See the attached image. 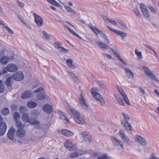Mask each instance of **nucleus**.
<instances>
[{
    "instance_id": "1",
    "label": "nucleus",
    "mask_w": 159,
    "mask_h": 159,
    "mask_svg": "<svg viewBox=\"0 0 159 159\" xmlns=\"http://www.w3.org/2000/svg\"><path fill=\"white\" fill-rule=\"evenodd\" d=\"M70 110L74 120L77 123L81 125H84L85 123L84 118L79 111L72 108H70Z\"/></svg>"
},
{
    "instance_id": "2",
    "label": "nucleus",
    "mask_w": 159,
    "mask_h": 159,
    "mask_svg": "<svg viewBox=\"0 0 159 159\" xmlns=\"http://www.w3.org/2000/svg\"><path fill=\"white\" fill-rule=\"evenodd\" d=\"M89 26L91 29V30L96 35H98L99 34H100L101 37L103 38V39L107 43H109L110 41L107 37V36L101 31L98 29L95 26H94L92 24H89Z\"/></svg>"
},
{
    "instance_id": "3",
    "label": "nucleus",
    "mask_w": 159,
    "mask_h": 159,
    "mask_svg": "<svg viewBox=\"0 0 159 159\" xmlns=\"http://www.w3.org/2000/svg\"><path fill=\"white\" fill-rule=\"evenodd\" d=\"M22 120L25 122H29L30 124L35 125L39 123V122L34 119H30L29 114L26 113H24L22 116Z\"/></svg>"
},
{
    "instance_id": "4",
    "label": "nucleus",
    "mask_w": 159,
    "mask_h": 159,
    "mask_svg": "<svg viewBox=\"0 0 159 159\" xmlns=\"http://www.w3.org/2000/svg\"><path fill=\"white\" fill-rule=\"evenodd\" d=\"M111 140L112 142L114 144L115 147L122 151L124 150V147L123 143L117 139L115 137L113 136L111 137Z\"/></svg>"
},
{
    "instance_id": "5",
    "label": "nucleus",
    "mask_w": 159,
    "mask_h": 159,
    "mask_svg": "<svg viewBox=\"0 0 159 159\" xmlns=\"http://www.w3.org/2000/svg\"><path fill=\"white\" fill-rule=\"evenodd\" d=\"M142 68L144 70L145 74L148 77L150 78L156 82H159V80L156 76L152 73V72L148 67L144 66Z\"/></svg>"
},
{
    "instance_id": "6",
    "label": "nucleus",
    "mask_w": 159,
    "mask_h": 159,
    "mask_svg": "<svg viewBox=\"0 0 159 159\" xmlns=\"http://www.w3.org/2000/svg\"><path fill=\"white\" fill-rule=\"evenodd\" d=\"M134 140L135 142L143 147H145L146 145V139L139 135H136L134 137Z\"/></svg>"
},
{
    "instance_id": "7",
    "label": "nucleus",
    "mask_w": 159,
    "mask_h": 159,
    "mask_svg": "<svg viewBox=\"0 0 159 159\" xmlns=\"http://www.w3.org/2000/svg\"><path fill=\"white\" fill-rule=\"evenodd\" d=\"M92 96L96 100L99 101L101 105H104L105 104V102L102 96L98 93L95 91L91 92Z\"/></svg>"
},
{
    "instance_id": "8",
    "label": "nucleus",
    "mask_w": 159,
    "mask_h": 159,
    "mask_svg": "<svg viewBox=\"0 0 159 159\" xmlns=\"http://www.w3.org/2000/svg\"><path fill=\"white\" fill-rule=\"evenodd\" d=\"M81 137L84 139L85 143L87 144H89L92 141L91 136L85 132H83L81 134Z\"/></svg>"
},
{
    "instance_id": "9",
    "label": "nucleus",
    "mask_w": 159,
    "mask_h": 159,
    "mask_svg": "<svg viewBox=\"0 0 159 159\" xmlns=\"http://www.w3.org/2000/svg\"><path fill=\"white\" fill-rule=\"evenodd\" d=\"M118 134L124 142L128 144H129L130 143V139L126 135L124 131L120 130Z\"/></svg>"
},
{
    "instance_id": "10",
    "label": "nucleus",
    "mask_w": 159,
    "mask_h": 159,
    "mask_svg": "<svg viewBox=\"0 0 159 159\" xmlns=\"http://www.w3.org/2000/svg\"><path fill=\"white\" fill-rule=\"evenodd\" d=\"M34 20L37 25L38 26H42L43 25V19L35 13H34Z\"/></svg>"
},
{
    "instance_id": "11",
    "label": "nucleus",
    "mask_w": 159,
    "mask_h": 159,
    "mask_svg": "<svg viewBox=\"0 0 159 159\" xmlns=\"http://www.w3.org/2000/svg\"><path fill=\"white\" fill-rule=\"evenodd\" d=\"M79 100L80 104L82 106L84 109L86 111H88L89 110L88 106L81 94H80L79 98Z\"/></svg>"
},
{
    "instance_id": "12",
    "label": "nucleus",
    "mask_w": 159,
    "mask_h": 159,
    "mask_svg": "<svg viewBox=\"0 0 159 159\" xmlns=\"http://www.w3.org/2000/svg\"><path fill=\"white\" fill-rule=\"evenodd\" d=\"M8 71L11 72H13L16 71L18 69V67L14 64H9L7 66Z\"/></svg>"
},
{
    "instance_id": "13",
    "label": "nucleus",
    "mask_w": 159,
    "mask_h": 159,
    "mask_svg": "<svg viewBox=\"0 0 159 159\" xmlns=\"http://www.w3.org/2000/svg\"><path fill=\"white\" fill-rule=\"evenodd\" d=\"M140 8L144 16L145 17L148 18L149 16V13L146 8V7L143 4H140Z\"/></svg>"
},
{
    "instance_id": "14",
    "label": "nucleus",
    "mask_w": 159,
    "mask_h": 159,
    "mask_svg": "<svg viewBox=\"0 0 159 159\" xmlns=\"http://www.w3.org/2000/svg\"><path fill=\"white\" fill-rule=\"evenodd\" d=\"M107 28L111 31H112L113 32H114L116 33V34H118L119 35H120L122 38L125 37L126 36L127 34H126L123 32L121 31L116 30L115 29H114L110 27L109 26H107Z\"/></svg>"
},
{
    "instance_id": "15",
    "label": "nucleus",
    "mask_w": 159,
    "mask_h": 159,
    "mask_svg": "<svg viewBox=\"0 0 159 159\" xmlns=\"http://www.w3.org/2000/svg\"><path fill=\"white\" fill-rule=\"evenodd\" d=\"M26 131L24 128H19L16 131V134L20 138H23L25 135Z\"/></svg>"
},
{
    "instance_id": "16",
    "label": "nucleus",
    "mask_w": 159,
    "mask_h": 159,
    "mask_svg": "<svg viewBox=\"0 0 159 159\" xmlns=\"http://www.w3.org/2000/svg\"><path fill=\"white\" fill-rule=\"evenodd\" d=\"M24 75L22 72L15 73L12 76V78L17 81L21 80L24 79Z\"/></svg>"
},
{
    "instance_id": "17",
    "label": "nucleus",
    "mask_w": 159,
    "mask_h": 159,
    "mask_svg": "<svg viewBox=\"0 0 159 159\" xmlns=\"http://www.w3.org/2000/svg\"><path fill=\"white\" fill-rule=\"evenodd\" d=\"M54 46L60 51H61L65 53H67L68 52V50L66 49L64 47H62L59 42H56L54 43Z\"/></svg>"
},
{
    "instance_id": "18",
    "label": "nucleus",
    "mask_w": 159,
    "mask_h": 159,
    "mask_svg": "<svg viewBox=\"0 0 159 159\" xmlns=\"http://www.w3.org/2000/svg\"><path fill=\"white\" fill-rule=\"evenodd\" d=\"M76 145L75 143H73L72 141L67 140L65 143V147L66 148H68L70 150H72Z\"/></svg>"
},
{
    "instance_id": "19",
    "label": "nucleus",
    "mask_w": 159,
    "mask_h": 159,
    "mask_svg": "<svg viewBox=\"0 0 159 159\" xmlns=\"http://www.w3.org/2000/svg\"><path fill=\"white\" fill-rule=\"evenodd\" d=\"M16 131V129L13 127H11L8 130L7 134L8 138L11 140L14 139V135Z\"/></svg>"
},
{
    "instance_id": "20",
    "label": "nucleus",
    "mask_w": 159,
    "mask_h": 159,
    "mask_svg": "<svg viewBox=\"0 0 159 159\" xmlns=\"http://www.w3.org/2000/svg\"><path fill=\"white\" fill-rule=\"evenodd\" d=\"M43 110L44 112L48 114L51 113L53 111L52 106L48 104H46L43 106Z\"/></svg>"
},
{
    "instance_id": "21",
    "label": "nucleus",
    "mask_w": 159,
    "mask_h": 159,
    "mask_svg": "<svg viewBox=\"0 0 159 159\" xmlns=\"http://www.w3.org/2000/svg\"><path fill=\"white\" fill-rule=\"evenodd\" d=\"M125 72L127 77L129 79H133L134 77V74L129 69L125 68Z\"/></svg>"
},
{
    "instance_id": "22",
    "label": "nucleus",
    "mask_w": 159,
    "mask_h": 159,
    "mask_svg": "<svg viewBox=\"0 0 159 159\" xmlns=\"http://www.w3.org/2000/svg\"><path fill=\"white\" fill-rule=\"evenodd\" d=\"M61 133L62 134L67 137H71L74 134V133L67 129H63Z\"/></svg>"
},
{
    "instance_id": "23",
    "label": "nucleus",
    "mask_w": 159,
    "mask_h": 159,
    "mask_svg": "<svg viewBox=\"0 0 159 159\" xmlns=\"http://www.w3.org/2000/svg\"><path fill=\"white\" fill-rule=\"evenodd\" d=\"M60 118L61 119L63 120V121L66 124H69L70 121L69 120L66 118L64 113L60 112L59 113Z\"/></svg>"
},
{
    "instance_id": "24",
    "label": "nucleus",
    "mask_w": 159,
    "mask_h": 159,
    "mask_svg": "<svg viewBox=\"0 0 159 159\" xmlns=\"http://www.w3.org/2000/svg\"><path fill=\"white\" fill-rule=\"evenodd\" d=\"M66 62L69 66V67L71 69H74L75 68V66L73 64V60L71 59H68L67 60L65 59Z\"/></svg>"
},
{
    "instance_id": "25",
    "label": "nucleus",
    "mask_w": 159,
    "mask_h": 159,
    "mask_svg": "<svg viewBox=\"0 0 159 159\" xmlns=\"http://www.w3.org/2000/svg\"><path fill=\"white\" fill-rule=\"evenodd\" d=\"M32 96V93L30 91H26L22 94L21 98H30Z\"/></svg>"
},
{
    "instance_id": "26",
    "label": "nucleus",
    "mask_w": 159,
    "mask_h": 159,
    "mask_svg": "<svg viewBox=\"0 0 159 159\" xmlns=\"http://www.w3.org/2000/svg\"><path fill=\"white\" fill-rule=\"evenodd\" d=\"M7 129V126L5 123H3L0 127V135L2 136L4 134Z\"/></svg>"
},
{
    "instance_id": "27",
    "label": "nucleus",
    "mask_w": 159,
    "mask_h": 159,
    "mask_svg": "<svg viewBox=\"0 0 159 159\" xmlns=\"http://www.w3.org/2000/svg\"><path fill=\"white\" fill-rule=\"evenodd\" d=\"M121 124L122 126L124 128L131 131V126L128 122H121Z\"/></svg>"
},
{
    "instance_id": "28",
    "label": "nucleus",
    "mask_w": 159,
    "mask_h": 159,
    "mask_svg": "<svg viewBox=\"0 0 159 159\" xmlns=\"http://www.w3.org/2000/svg\"><path fill=\"white\" fill-rule=\"evenodd\" d=\"M96 43L98 45L99 48L101 49L107 50L109 48V46L104 43L98 41H96Z\"/></svg>"
},
{
    "instance_id": "29",
    "label": "nucleus",
    "mask_w": 159,
    "mask_h": 159,
    "mask_svg": "<svg viewBox=\"0 0 159 159\" xmlns=\"http://www.w3.org/2000/svg\"><path fill=\"white\" fill-rule=\"evenodd\" d=\"M63 4L64 6L65 9L67 12L74 15L77 14V13L71 7Z\"/></svg>"
},
{
    "instance_id": "30",
    "label": "nucleus",
    "mask_w": 159,
    "mask_h": 159,
    "mask_svg": "<svg viewBox=\"0 0 159 159\" xmlns=\"http://www.w3.org/2000/svg\"><path fill=\"white\" fill-rule=\"evenodd\" d=\"M120 94V95L122 97L123 100L125 101V102L129 105H130V102L129 99L125 94V91H124Z\"/></svg>"
},
{
    "instance_id": "31",
    "label": "nucleus",
    "mask_w": 159,
    "mask_h": 159,
    "mask_svg": "<svg viewBox=\"0 0 159 159\" xmlns=\"http://www.w3.org/2000/svg\"><path fill=\"white\" fill-rule=\"evenodd\" d=\"M9 58L8 57L4 56L0 59V62L2 64H6L8 61Z\"/></svg>"
},
{
    "instance_id": "32",
    "label": "nucleus",
    "mask_w": 159,
    "mask_h": 159,
    "mask_svg": "<svg viewBox=\"0 0 159 159\" xmlns=\"http://www.w3.org/2000/svg\"><path fill=\"white\" fill-rule=\"evenodd\" d=\"M45 97L46 95L43 92L42 93H38L37 95V99L40 100H44L45 98Z\"/></svg>"
},
{
    "instance_id": "33",
    "label": "nucleus",
    "mask_w": 159,
    "mask_h": 159,
    "mask_svg": "<svg viewBox=\"0 0 159 159\" xmlns=\"http://www.w3.org/2000/svg\"><path fill=\"white\" fill-rule=\"evenodd\" d=\"M27 105L28 107L32 108L36 107L37 104L35 102L30 101L27 103Z\"/></svg>"
},
{
    "instance_id": "34",
    "label": "nucleus",
    "mask_w": 159,
    "mask_h": 159,
    "mask_svg": "<svg viewBox=\"0 0 159 159\" xmlns=\"http://www.w3.org/2000/svg\"><path fill=\"white\" fill-rule=\"evenodd\" d=\"M65 27L66 28L67 30L70 33L73 34L74 35L80 39H82L81 37L79 36L77 34H76L73 30H71L69 27L66 26H65Z\"/></svg>"
},
{
    "instance_id": "35",
    "label": "nucleus",
    "mask_w": 159,
    "mask_h": 159,
    "mask_svg": "<svg viewBox=\"0 0 159 159\" xmlns=\"http://www.w3.org/2000/svg\"><path fill=\"white\" fill-rule=\"evenodd\" d=\"M16 126L19 128H24L25 125L22 124V123L18 120L15 121Z\"/></svg>"
},
{
    "instance_id": "36",
    "label": "nucleus",
    "mask_w": 159,
    "mask_h": 159,
    "mask_svg": "<svg viewBox=\"0 0 159 159\" xmlns=\"http://www.w3.org/2000/svg\"><path fill=\"white\" fill-rule=\"evenodd\" d=\"M42 33L45 37V39L47 40H49L50 38L51 35L45 31L43 30L42 31Z\"/></svg>"
},
{
    "instance_id": "37",
    "label": "nucleus",
    "mask_w": 159,
    "mask_h": 159,
    "mask_svg": "<svg viewBox=\"0 0 159 159\" xmlns=\"http://www.w3.org/2000/svg\"><path fill=\"white\" fill-rule=\"evenodd\" d=\"M122 114L124 117V119L122 120L121 122H128L129 119L128 115L123 112L122 113Z\"/></svg>"
},
{
    "instance_id": "38",
    "label": "nucleus",
    "mask_w": 159,
    "mask_h": 159,
    "mask_svg": "<svg viewBox=\"0 0 159 159\" xmlns=\"http://www.w3.org/2000/svg\"><path fill=\"white\" fill-rule=\"evenodd\" d=\"M47 1L49 2V3H51V4H52V5L55 6L56 7H59L60 5V4H59L55 0H47Z\"/></svg>"
},
{
    "instance_id": "39",
    "label": "nucleus",
    "mask_w": 159,
    "mask_h": 159,
    "mask_svg": "<svg viewBox=\"0 0 159 159\" xmlns=\"http://www.w3.org/2000/svg\"><path fill=\"white\" fill-rule=\"evenodd\" d=\"M9 113V109L7 108H5L2 109V114L3 115H6Z\"/></svg>"
},
{
    "instance_id": "40",
    "label": "nucleus",
    "mask_w": 159,
    "mask_h": 159,
    "mask_svg": "<svg viewBox=\"0 0 159 159\" xmlns=\"http://www.w3.org/2000/svg\"><path fill=\"white\" fill-rule=\"evenodd\" d=\"M134 12L135 13L136 15L138 17H141V14L139 11V9L137 7L135 8L133 10Z\"/></svg>"
},
{
    "instance_id": "41",
    "label": "nucleus",
    "mask_w": 159,
    "mask_h": 159,
    "mask_svg": "<svg viewBox=\"0 0 159 159\" xmlns=\"http://www.w3.org/2000/svg\"><path fill=\"white\" fill-rule=\"evenodd\" d=\"M114 55H115V56L116 57H117L118 58V59L124 65H127V64L122 59V58H120V57L119 55V54H118V53H117V52H115L114 53Z\"/></svg>"
},
{
    "instance_id": "42",
    "label": "nucleus",
    "mask_w": 159,
    "mask_h": 159,
    "mask_svg": "<svg viewBox=\"0 0 159 159\" xmlns=\"http://www.w3.org/2000/svg\"><path fill=\"white\" fill-rule=\"evenodd\" d=\"M12 78L11 77H9L6 80V85L8 86H11V85L12 82H11Z\"/></svg>"
},
{
    "instance_id": "43",
    "label": "nucleus",
    "mask_w": 159,
    "mask_h": 159,
    "mask_svg": "<svg viewBox=\"0 0 159 159\" xmlns=\"http://www.w3.org/2000/svg\"><path fill=\"white\" fill-rule=\"evenodd\" d=\"M79 156V154L76 152H74L72 153L70 155V157L72 158H77Z\"/></svg>"
},
{
    "instance_id": "44",
    "label": "nucleus",
    "mask_w": 159,
    "mask_h": 159,
    "mask_svg": "<svg viewBox=\"0 0 159 159\" xmlns=\"http://www.w3.org/2000/svg\"><path fill=\"white\" fill-rule=\"evenodd\" d=\"M20 117V115L19 113L16 112L14 114V118L15 121L19 120Z\"/></svg>"
},
{
    "instance_id": "45",
    "label": "nucleus",
    "mask_w": 159,
    "mask_h": 159,
    "mask_svg": "<svg viewBox=\"0 0 159 159\" xmlns=\"http://www.w3.org/2000/svg\"><path fill=\"white\" fill-rule=\"evenodd\" d=\"M4 27L7 31L10 34H13L14 33L12 30L8 26L4 25Z\"/></svg>"
},
{
    "instance_id": "46",
    "label": "nucleus",
    "mask_w": 159,
    "mask_h": 159,
    "mask_svg": "<svg viewBox=\"0 0 159 159\" xmlns=\"http://www.w3.org/2000/svg\"><path fill=\"white\" fill-rule=\"evenodd\" d=\"M4 86L2 81L0 80V92H2L4 90Z\"/></svg>"
},
{
    "instance_id": "47",
    "label": "nucleus",
    "mask_w": 159,
    "mask_h": 159,
    "mask_svg": "<svg viewBox=\"0 0 159 159\" xmlns=\"http://www.w3.org/2000/svg\"><path fill=\"white\" fill-rule=\"evenodd\" d=\"M8 71L7 66L6 67L4 68L2 70V72H0V75L2 74L4 75L7 73Z\"/></svg>"
},
{
    "instance_id": "48",
    "label": "nucleus",
    "mask_w": 159,
    "mask_h": 159,
    "mask_svg": "<svg viewBox=\"0 0 159 159\" xmlns=\"http://www.w3.org/2000/svg\"><path fill=\"white\" fill-rule=\"evenodd\" d=\"M139 90L140 92L143 95H144L146 93L145 90L142 87H138Z\"/></svg>"
},
{
    "instance_id": "49",
    "label": "nucleus",
    "mask_w": 159,
    "mask_h": 159,
    "mask_svg": "<svg viewBox=\"0 0 159 159\" xmlns=\"http://www.w3.org/2000/svg\"><path fill=\"white\" fill-rule=\"evenodd\" d=\"M135 53L136 55L139 57H142V53L140 52H138L137 48L135 49Z\"/></svg>"
},
{
    "instance_id": "50",
    "label": "nucleus",
    "mask_w": 159,
    "mask_h": 159,
    "mask_svg": "<svg viewBox=\"0 0 159 159\" xmlns=\"http://www.w3.org/2000/svg\"><path fill=\"white\" fill-rule=\"evenodd\" d=\"M148 8L153 13H156V11L154 7L151 6L148 7Z\"/></svg>"
},
{
    "instance_id": "51",
    "label": "nucleus",
    "mask_w": 159,
    "mask_h": 159,
    "mask_svg": "<svg viewBox=\"0 0 159 159\" xmlns=\"http://www.w3.org/2000/svg\"><path fill=\"white\" fill-rule=\"evenodd\" d=\"M97 159H108L107 155H102L99 157Z\"/></svg>"
},
{
    "instance_id": "52",
    "label": "nucleus",
    "mask_w": 159,
    "mask_h": 159,
    "mask_svg": "<svg viewBox=\"0 0 159 159\" xmlns=\"http://www.w3.org/2000/svg\"><path fill=\"white\" fill-rule=\"evenodd\" d=\"M117 102L121 106H123L125 105V104L123 100L121 98L118 99H117Z\"/></svg>"
},
{
    "instance_id": "53",
    "label": "nucleus",
    "mask_w": 159,
    "mask_h": 159,
    "mask_svg": "<svg viewBox=\"0 0 159 159\" xmlns=\"http://www.w3.org/2000/svg\"><path fill=\"white\" fill-rule=\"evenodd\" d=\"M108 22L114 25H117V24L114 20L111 19H108Z\"/></svg>"
},
{
    "instance_id": "54",
    "label": "nucleus",
    "mask_w": 159,
    "mask_h": 159,
    "mask_svg": "<svg viewBox=\"0 0 159 159\" xmlns=\"http://www.w3.org/2000/svg\"><path fill=\"white\" fill-rule=\"evenodd\" d=\"M150 159H159V157L156 156L154 154H152L150 157Z\"/></svg>"
},
{
    "instance_id": "55",
    "label": "nucleus",
    "mask_w": 159,
    "mask_h": 159,
    "mask_svg": "<svg viewBox=\"0 0 159 159\" xmlns=\"http://www.w3.org/2000/svg\"><path fill=\"white\" fill-rule=\"evenodd\" d=\"M17 4L21 7H23L25 6V4L24 3L19 1L17 2Z\"/></svg>"
},
{
    "instance_id": "56",
    "label": "nucleus",
    "mask_w": 159,
    "mask_h": 159,
    "mask_svg": "<svg viewBox=\"0 0 159 159\" xmlns=\"http://www.w3.org/2000/svg\"><path fill=\"white\" fill-rule=\"evenodd\" d=\"M43 89L42 87H40L34 91V93H37L43 91Z\"/></svg>"
},
{
    "instance_id": "57",
    "label": "nucleus",
    "mask_w": 159,
    "mask_h": 159,
    "mask_svg": "<svg viewBox=\"0 0 159 159\" xmlns=\"http://www.w3.org/2000/svg\"><path fill=\"white\" fill-rule=\"evenodd\" d=\"M103 56L104 57H106L108 59H111V57L108 54L103 53Z\"/></svg>"
},
{
    "instance_id": "58",
    "label": "nucleus",
    "mask_w": 159,
    "mask_h": 159,
    "mask_svg": "<svg viewBox=\"0 0 159 159\" xmlns=\"http://www.w3.org/2000/svg\"><path fill=\"white\" fill-rule=\"evenodd\" d=\"M67 73L69 74V75L71 76L73 78H76L75 75L73 73L70 72L69 71H67Z\"/></svg>"
},
{
    "instance_id": "59",
    "label": "nucleus",
    "mask_w": 159,
    "mask_h": 159,
    "mask_svg": "<svg viewBox=\"0 0 159 159\" xmlns=\"http://www.w3.org/2000/svg\"><path fill=\"white\" fill-rule=\"evenodd\" d=\"M117 88L120 93H121L124 91L121 87L118 86H117Z\"/></svg>"
},
{
    "instance_id": "60",
    "label": "nucleus",
    "mask_w": 159,
    "mask_h": 159,
    "mask_svg": "<svg viewBox=\"0 0 159 159\" xmlns=\"http://www.w3.org/2000/svg\"><path fill=\"white\" fill-rule=\"evenodd\" d=\"M25 110V107H21L20 109V111L21 113L24 112Z\"/></svg>"
},
{
    "instance_id": "61",
    "label": "nucleus",
    "mask_w": 159,
    "mask_h": 159,
    "mask_svg": "<svg viewBox=\"0 0 159 159\" xmlns=\"http://www.w3.org/2000/svg\"><path fill=\"white\" fill-rule=\"evenodd\" d=\"M120 25L121 26V27L124 29H127L128 28L126 25L123 23H122Z\"/></svg>"
},
{
    "instance_id": "62",
    "label": "nucleus",
    "mask_w": 159,
    "mask_h": 159,
    "mask_svg": "<svg viewBox=\"0 0 159 159\" xmlns=\"http://www.w3.org/2000/svg\"><path fill=\"white\" fill-rule=\"evenodd\" d=\"M143 45L144 46L146 47L147 48H148L150 49L151 50H152L153 49H152V48L151 47L150 45L148 46L147 45H146V44H143Z\"/></svg>"
},
{
    "instance_id": "63",
    "label": "nucleus",
    "mask_w": 159,
    "mask_h": 159,
    "mask_svg": "<svg viewBox=\"0 0 159 159\" xmlns=\"http://www.w3.org/2000/svg\"><path fill=\"white\" fill-rule=\"evenodd\" d=\"M2 121H3L2 119V118L1 116L0 115V125H1V126L2 125V123H3L2 122Z\"/></svg>"
},
{
    "instance_id": "64",
    "label": "nucleus",
    "mask_w": 159,
    "mask_h": 159,
    "mask_svg": "<svg viewBox=\"0 0 159 159\" xmlns=\"http://www.w3.org/2000/svg\"><path fill=\"white\" fill-rule=\"evenodd\" d=\"M154 92L157 95V96H159V92H158L157 90H155Z\"/></svg>"
}]
</instances>
